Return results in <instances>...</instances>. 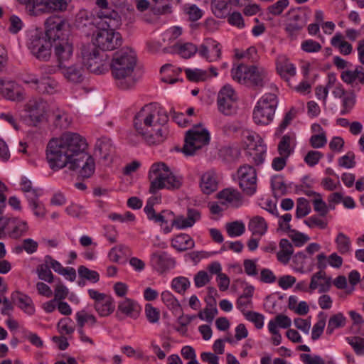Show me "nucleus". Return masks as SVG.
Returning a JSON list of instances; mask_svg holds the SVG:
<instances>
[{
  "label": "nucleus",
  "instance_id": "11",
  "mask_svg": "<svg viewBox=\"0 0 364 364\" xmlns=\"http://www.w3.org/2000/svg\"><path fill=\"white\" fill-rule=\"evenodd\" d=\"M101 23L102 21L96 15L83 9L77 11L73 21L74 26L87 36L100 26Z\"/></svg>",
  "mask_w": 364,
  "mask_h": 364
},
{
  "label": "nucleus",
  "instance_id": "14",
  "mask_svg": "<svg viewBox=\"0 0 364 364\" xmlns=\"http://www.w3.org/2000/svg\"><path fill=\"white\" fill-rule=\"evenodd\" d=\"M97 5L100 10L96 12V16L105 23L109 28H118L121 24L119 15L114 10H111L107 7V0H97Z\"/></svg>",
  "mask_w": 364,
  "mask_h": 364
},
{
  "label": "nucleus",
  "instance_id": "39",
  "mask_svg": "<svg viewBox=\"0 0 364 364\" xmlns=\"http://www.w3.org/2000/svg\"><path fill=\"white\" fill-rule=\"evenodd\" d=\"M230 0H212L211 10L216 17L225 18L230 12Z\"/></svg>",
  "mask_w": 364,
  "mask_h": 364
},
{
  "label": "nucleus",
  "instance_id": "29",
  "mask_svg": "<svg viewBox=\"0 0 364 364\" xmlns=\"http://www.w3.org/2000/svg\"><path fill=\"white\" fill-rule=\"evenodd\" d=\"M316 264L318 268H326L328 264L333 268L338 269L343 264V258L336 252H333L328 257L321 252L316 256Z\"/></svg>",
  "mask_w": 364,
  "mask_h": 364
},
{
  "label": "nucleus",
  "instance_id": "60",
  "mask_svg": "<svg viewBox=\"0 0 364 364\" xmlns=\"http://www.w3.org/2000/svg\"><path fill=\"white\" fill-rule=\"evenodd\" d=\"M347 342L353 348L355 353L358 355H364V339L358 337H350L346 338Z\"/></svg>",
  "mask_w": 364,
  "mask_h": 364
},
{
  "label": "nucleus",
  "instance_id": "64",
  "mask_svg": "<svg viewBox=\"0 0 364 364\" xmlns=\"http://www.w3.org/2000/svg\"><path fill=\"white\" fill-rule=\"evenodd\" d=\"M145 314L148 321L151 323H157L160 318L159 309L154 307L151 304H146Z\"/></svg>",
  "mask_w": 364,
  "mask_h": 364
},
{
  "label": "nucleus",
  "instance_id": "32",
  "mask_svg": "<svg viewBox=\"0 0 364 364\" xmlns=\"http://www.w3.org/2000/svg\"><path fill=\"white\" fill-rule=\"evenodd\" d=\"M178 2L179 0H152V11L156 15L169 14Z\"/></svg>",
  "mask_w": 364,
  "mask_h": 364
},
{
  "label": "nucleus",
  "instance_id": "7",
  "mask_svg": "<svg viewBox=\"0 0 364 364\" xmlns=\"http://www.w3.org/2000/svg\"><path fill=\"white\" fill-rule=\"evenodd\" d=\"M277 101L274 95L262 97L256 103L253 111V119L258 125H267L274 117Z\"/></svg>",
  "mask_w": 364,
  "mask_h": 364
},
{
  "label": "nucleus",
  "instance_id": "58",
  "mask_svg": "<svg viewBox=\"0 0 364 364\" xmlns=\"http://www.w3.org/2000/svg\"><path fill=\"white\" fill-rule=\"evenodd\" d=\"M226 230L230 237H237L245 232V225L242 222L235 221L226 224Z\"/></svg>",
  "mask_w": 364,
  "mask_h": 364
},
{
  "label": "nucleus",
  "instance_id": "36",
  "mask_svg": "<svg viewBox=\"0 0 364 364\" xmlns=\"http://www.w3.org/2000/svg\"><path fill=\"white\" fill-rule=\"evenodd\" d=\"M9 228L11 229L9 232V237L14 239H18L27 232L28 225L26 221L18 218H14L9 223Z\"/></svg>",
  "mask_w": 364,
  "mask_h": 364
},
{
  "label": "nucleus",
  "instance_id": "63",
  "mask_svg": "<svg viewBox=\"0 0 364 364\" xmlns=\"http://www.w3.org/2000/svg\"><path fill=\"white\" fill-rule=\"evenodd\" d=\"M190 286L188 279L183 277L175 278L172 280L171 287L178 293H183Z\"/></svg>",
  "mask_w": 364,
  "mask_h": 364
},
{
  "label": "nucleus",
  "instance_id": "62",
  "mask_svg": "<svg viewBox=\"0 0 364 364\" xmlns=\"http://www.w3.org/2000/svg\"><path fill=\"white\" fill-rule=\"evenodd\" d=\"M72 322L70 318H61L57 324L59 333L62 335L72 334L75 331V328L71 326Z\"/></svg>",
  "mask_w": 364,
  "mask_h": 364
},
{
  "label": "nucleus",
  "instance_id": "45",
  "mask_svg": "<svg viewBox=\"0 0 364 364\" xmlns=\"http://www.w3.org/2000/svg\"><path fill=\"white\" fill-rule=\"evenodd\" d=\"M288 308L299 315H306L309 311V307L306 301H299L295 296H290L288 299Z\"/></svg>",
  "mask_w": 364,
  "mask_h": 364
},
{
  "label": "nucleus",
  "instance_id": "30",
  "mask_svg": "<svg viewBox=\"0 0 364 364\" xmlns=\"http://www.w3.org/2000/svg\"><path fill=\"white\" fill-rule=\"evenodd\" d=\"M33 82L36 85V89L41 93L53 95L58 92V82L53 78L47 77H43L40 80L33 79Z\"/></svg>",
  "mask_w": 364,
  "mask_h": 364
},
{
  "label": "nucleus",
  "instance_id": "8",
  "mask_svg": "<svg viewBox=\"0 0 364 364\" xmlns=\"http://www.w3.org/2000/svg\"><path fill=\"white\" fill-rule=\"evenodd\" d=\"M95 38L93 46L102 50H113L119 47L122 43V36L119 33L115 32L116 28H109L105 23H102Z\"/></svg>",
  "mask_w": 364,
  "mask_h": 364
},
{
  "label": "nucleus",
  "instance_id": "21",
  "mask_svg": "<svg viewBox=\"0 0 364 364\" xmlns=\"http://www.w3.org/2000/svg\"><path fill=\"white\" fill-rule=\"evenodd\" d=\"M231 76L232 80L238 83L247 85L250 82V67L243 62L234 63L231 69Z\"/></svg>",
  "mask_w": 364,
  "mask_h": 364
},
{
  "label": "nucleus",
  "instance_id": "15",
  "mask_svg": "<svg viewBox=\"0 0 364 364\" xmlns=\"http://www.w3.org/2000/svg\"><path fill=\"white\" fill-rule=\"evenodd\" d=\"M54 42V54L57 58L58 63H60V67L68 62L73 55V43L68 38L58 39L55 38Z\"/></svg>",
  "mask_w": 364,
  "mask_h": 364
},
{
  "label": "nucleus",
  "instance_id": "26",
  "mask_svg": "<svg viewBox=\"0 0 364 364\" xmlns=\"http://www.w3.org/2000/svg\"><path fill=\"white\" fill-rule=\"evenodd\" d=\"M51 120L53 124L60 129H68L73 122L70 114L60 107H55L52 111Z\"/></svg>",
  "mask_w": 364,
  "mask_h": 364
},
{
  "label": "nucleus",
  "instance_id": "12",
  "mask_svg": "<svg viewBox=\"0 0 364 364\" xmlns=\"http://www.w3.org/2000/svg\"><path fill=\"white\" fill-rule=\"evenodd\" d=\"M88 294L94 300V309L100 316L106 317L113 313L115 309L113 298L95 289H89Z\"/></svg>",
  "mask_w": 364,
  "mask_h": 364
},
{
  "label": "nucleus",
  "instance_id": "5",
  "mask_svg": "<svg viewBox=\"0 0 364 364\" xmlns=\"http://www.w3.org/2000/svg\"><path fill=\"white\" fill-rule=\"evenodd\" d=\"M210 140L209 132L200 124L193 126L186 133L182 152L186 156H193L208 145Z\"/></svg>",
  "mask_w": 364,
  "mask_h": 364
},
{
  "label": "nucleus",
  "instance_id": "51",
  "mask_svg": "<svg viewBox=\"0 0 364 364\" xmlns=\"http://www.w3.org/2000/svg\"><path fill=\"white\" fill-rule=\"evenodd\" d=\"M279 247L277 258L281 262L287 263L293 253L292 245L287 240L282 239L279 242Z\"/></svg>",
  "mask_w": 364,
  "mask_h": 364
},
{
  "label": "nucleus",
  "instance_id": "47",
  "mask_svg": "<svg viewBox=\"0 0 364 364\" xmlns=\"http://www.w3.org/2000/svg\"><path fill=\"white\" fill-rule=\"evenodd\" d=\"M254 140L255 141V145L253 148V153L252 152V156H253L255 164L259 165L264 161L266 147L260 136H257Z\"/></svg>",
  "mask_w": 364,
  "mask_h": 364
},
{
  "label": "nucleus",
  "instance_id": "17",
  "mask_svg": "<svg viewBox=\"0 0 364 364\" xmlns=\"http://www.w3.org/2000/svg\"><path fill=\"white\" fill-rule=\"evenodd\" d=\"M201 191L209 195L216 191L218 188V177L214 169H210L203 173L200 178Z\"/></svg>",
  "mask_w": 364,
  "mask_h": 364
},
{
  "label": "nucleus",
  "instance_id": "37",
  "mask_svg": "<svg viewBox=\"0 0 364 364\" xmlns=\"http://www.w3.org/2000/svg\"><path fill=\"white\" fill-rule=\"evenodd\" d=\"M334 242L336 249L338 253L343 255H349L352 251V243L350 237L341 232H338L335 239Z\"/></svg>",
  "mask_w": 364,
  "mask_h": 364
},
{
  "label": "nucleus",
  "instance_id": "52",
  "mask_svg": "<svg viewBox=\"0 0 364 364\" xmlns=\"http://www.w3.org/2000/svg\"><path fill=\"white\" fill-rule=\"evenodd\" d=\"M18 4L25 6L30 15L36 16L41 12L44 0H17Z\"/></svg>",
  "mask_w": 364,
  "mask_h": 364
},
{
  "label": "nucleus",
  "instance_id": "2",
  "mask_svg": "<svg viewBox=\"0 0 364 364\" xmlns=\"http://www.w3.org/2000/svg\"><path fill=\"white\" fill-rule=\"evenodd\" d=\"M166 112L158 103L146 105L134 118V127L149 144L163 142L168 135Z\"/></svg>",
  "mask_w": 364,
  "mask_h": 364
},
{
  "label": "nucleus",
  "instance_id": "20",
  "mask_svg": "<svg viewBox=\"0 0 364 364\" xmlns=\"http://www.w3.org/2000/svg\"><path fill=\"white\" fill-rule=\"evenodd\" d=\"M0 93L6 99L12 101L21 100L22 93L18 85L14 81L0 78Z\"/></svg>",
  "mask_w": 364,
  "mask_h": 364
},
{
  "label": "nucleus",
  "instance_id": "4",
  "mask_svg": "<svg viewBox=\"0 0 364 364\" xmlns=\"http://www.w3.org/2000/svg\"><path fill=\"white\" fill-rule=\"evenodd\" d=\"M149 178L150 181L149 192L153 194L162 188L178 189L182 184V178L176 176L163 162L155 163L151 166Z\"/></svg>",
  "mask_w": 364,
  "mask_h": 364
},
{
  "label": "nucleus",
  "instance_id": "54",
  "mask_svg": "<svg viewBox=\"0 0 364 364\" xmlns=\"http://www.w3.org/2000/svg\"><path fill=\"white\" fill-rule=\"evenodd\" d=\"M247 291L237 299V307L243 313L247 320H250V295Z\"/></svg>",
  "mask_w": 364,
  "mask_h": 364
},
{
  "label": "nucleus",
  "instance_id": "3",
  "mask_svg": "<svg viewBox=\"0 0 364 364\" xmlns=\"http://www.w3.org/2000/svg\"><path fill=\"white\" fill-rule=\"evenodd\" d=\"M136 64V54L130 48L124 47L113 54L110 70L118 87L127 90L134 85L133 73Z\"/></svg>",
  "mask_w": 364,
  "mask_h": 364
},
{
  "label": "nucleus",
  "instance_id": "40",
  "mask_svg": "<svg viewBox=\"0 0 364 364\" xmlns=\"http://www.w3.org/2000/svg\"><path fill=\"white\" fill-rule=\"evenodd\" d=\"M18 301V307L28 315H33L35 313V306L30 296L20 291H16L14 294Z\"/></svg>",
  "mask_w": 364,
  "mask_h": 364
},
{
  "label": "nucleus",
  "instance_id": "57",
  "mask_svg": "<svg viewBox=\"0 0 364 364\" xmlns=\"http://www.w3.org/2000/svg\"><path fill=\"white\" fill-rule=\"evenodd\" d=\"M77 271L80 277L91 282L96 283L100 279V275L96 271L91 270L85 266H80Z\"/></svg>",
  "mask_w": 364,
  "mask_h": 364
},
{
  "label": "nucleus",
  "instance_id": "9",
  "mask_svg": "<svg viewBox=\"0 0 364 364\" xmlns=\"http://www.w3.org/2000/svg\"><path fill=\"white\" fill-rule=\"evenodd\" d=\"M83 65L90 73L102 74L107 70L103 55L93 45H83L80 48Z\"/></svg>",
  "mask_w": 364,
  "mask_h": 364
},
{
  "label": "nucleus",
  "instance_id": "41",
  "mask_svg": "<svg viewBox=\"0 0 364 364\" xmlns=\"http://www.w3.org/2000/svg\"><path fill=\"white\" fill-rule=\"evenodd\" d=\"M331 45L336 48L339 52L345 55H349L353 51V46L346 41L344 36L340 33H336L331 40Z\"/></svg>",
  "mask_w": 364,
  "mask_h": 364
},
{
  "label": "nucleus",
  "instance_id": "46",
  "mask_svg": "<svg viewBox=\"0 0 364 364\" xmlns=\"http://www.w3.org/2000/svg\"><path fill=\"white\" fill-rule=\"evenodd\" d=\"M346 323V318L342 313H337L332 315L328 321L326 333L331 335L333 331L340 328H343Z\"/></svg>",
  "mask_w": 364,
  "mask_h": 364
},
{
  "label": "nucleus",
  "instance_id": "27",
  "mask_svg": "<svg viewBox=\"0 0 364 364\" xmlns=\"http://www.w3.org/2000/svg\"><path fill=\"white\" fill-rule=\"evenodd\" d=\"M200 218V213L195 209H188L187 218L182 215L173 220L171 225L177 229H185L192 227Z\"/></svg>",
  "mask_w": 364,
  "mask_h": 364
},
{
  "label": "nucleus",
  "instance_id": "25",
  "mask_svg": "<svg viewBox=\"0 0 364 364\" xmlns=\"http://www.w3.org/2000/svg\"><path fill=\"white\" fill-rule=\"evenodd\" d=\"M269 82L268 73L260 65H252V89L259 90Z\"/></svg>",
  "mask_w": 364,
  "mask_h": 364
},
{
  "label": "nucleus",
  "instance_id": "31",
  "mask_svg": "<svg viewBox=\"0 0 364 364\" xmlns=\"http://www.w3.org/2000/svg\"><path fill=\"white\" fill-rule=\"evenodd\" d=\"M277 71L286 80L296 73V67L285 57H279L277 62Z\"/></svg>",
  "mask_w": 364,
  "mask_h": 364
},
{
  "label": "nucleus",
  "instance_id": "38",
  "mask_svg": "<svg viewBox=\"0 0 364 364\" xmlns=\"http://www.w3.org/2000/svg\"><path fill=\"white\" fill-rule=\"evenodd\" d=\"M296 144L294 135L284 136L278 144V151L280 156L289 157L293 152Z\"/></svg>",
  "mask_w": 364,
  "mask_h": 364
},
{
  "label": "nucleus",
  "instance_id": "10",
  "mask_svg": "<svg viewBox=\"0 0 364 364\" xmlns=\"http://www.w3.org/2000/svg\"><path fill=\"white\" fill-rule=\"evenodd\" d=\"M237 95L233 87L226 84L221 87L217 97L218 111L225 116H234L237 114Z\"/></svg>",
  "mask_w": 364,
  "mask_h": 364
},
{
  "label": "nucleus",
  "instance_id": "23",
  "mask_svg": "<svg viewBox=\"0 0 364 364\" xmlns=\"http://www.w3.org/2000/svg\"><path fill=\"white\" fill-rule=\"evenodd\" d=\"M114 151V148L109 139L102 137L97 141L95 149V154L99 156L106 164L112 161Z\"/></svg>",
  "mask_w": 364,
  "mask_h": 364
},
{
  "label": "nucleus",
  "instance_id": "53",
  "mask_svg": "<svg viewBox=\"0 0 364 364\" xmlns=\"http://www.w3.org/2000/svg\"><path fill=\"white\" fill-rule=\"evenodd\" d=\"M161 300L166 306L176 313L181 311V308L178 300L168 291H164L161 293Z\"/></svg>",
  "mask_w": 364,
  "mask_h": 364
},
{
  "label": "nucleus",
  "instance_id": "19",
  "mask_svg": "<svg viewBox=\"0 0 364 364\" xmlns=\"http://www.w3.org/2000/svg\"><path fill=\"white\" fill-rule=\"evenodd\" d=\"M331 285V278L325 272L320 270L311 276L309 289L311 291L318 290L322 293L328 291Z\"/></svg>",
  "mask_w": 364,
  "mask_h": 364
},
{
  "label": "nucleus",
  "instance_id": "16",
  "mask_svg": "<svg viewBox=\"0 0 364 364\" xmlns=\"http://www.w3.org/2000/svg\"><path fill=\"white\" fill-rule=\"evenodd\" d=\"M150 262L152 267L159 273H164L175 266V260L166 252H154L151 255Z\"/></svg>",
  "mask_w": 364,
  "mask_h": 364
},
{
  "label": "nucleus",
  "instance_id": "24",
  "mask_svg": "<svg viewBox=\"0 0 364 364\" xmlns=\"http://www.w3.org/2000/svg\"><path fill=\"white\" fill-rule=\"evenodd\" d=\"M267 230V224L261 217L252 219V250L258 247L260 238Z\"/></svg>",
  "mask_w": 364,
  "mask_h": 364
},
{
  "label": "nucleus",
  "instance_id": "48",
  "mask_svg": "<svg viewBox=\"0 0 364 364\" xmlns=\"http://www.w3.org/2000/svg\"><path fill=\"white\" fill-rule=\"evenodd\" d=\"M70 0H44L42 13H50L55 11H64L67 9Z\"/></svg>",
  "mask_w": 364,
  "mask_h": 364
},
{
  "label": "nucleus",
  "instance_id": "42",
  "mask_svg": "<svg viewBox=\"0 0 364 364\" xmlns=\"http://www.w3.org/2000/svg\"><path fill=\"white\" fill-rule=\"evenodd\" d=\"M39 194L32 192V194L27 198L29 207L33 214L38 218H43L46 215V208L43 203L38 199Z\"/></svg>",
  "mask_w": 364,
  "mask_h": 364
},
{
  "label": "nucleus",
  "instance_id": "55",
  "mask_svg": "<svg viewBox=\"0 0 364 364\" xmlns=\"http://www.w3.org/2000/svg\"><path fill=\"white\" fill-rule=\"evenodd\" d=\"M76 321L78 328H83L85 323H90V326H94L97 319L91 314H88L85 310H81L76 313Z\"/></svg>",
  "mask_w": 364,
  "mask_h": 364
},
{
  "label": "nucleus",
  "instance_id": "28",
  "mask_svg": "<svg viewBox=\"0 0 364 364\" xmlns=\"http://www.w3.org/2000/svg\"><path fill=\"white\" fill-rule=\"evenodd\" d=\"M60 73L63 77L72 83H80L83 80V71L80 65H72L70 66L66 64L60 67Z\"/></svg>",
  "mask_w": 364,
  "mask_h": 364
},
{
  "label": "nucleus",
  "instance_id": "22",
  "mask_svg": "<svg viewBox=\"0 0 364 364\" xmlns=\"http://www.w3.org/2000/svg\"><path fill=\"white\" fill-rule=\"evenodd\" d=\"M222 205L237 207L241 204L242 196L235 189L227 188L217 194Z\"/></svg>",
  "mask_w": 364,
  "mask_h": 364
},
{
  "label": "nucleus",
  "instance_id": "18",
  "mask_svg": "<svg viewBox=\"0 0 364 364\" xmlns=\"http://www.w3.org/2000/svg\"><path fill=\"white\" fill-rule=\"evenodd\" d=\"M140 311V306L136 301L129 298H125L119 301L116 315L119 318L120 314H122L127 317L135 319L139 316Z\"/></svg>",
  "mask_w": 364,
  "mask_h": 364
},
{
  "label": "nucleus",
  "instance_id": "59",
  "mask_svg": "<svg viewBox=\"0 0 364 364\" xmlns=\"http://www.w3.org/2000/svg\"><path fill=\"white\" fill-rule=\"evenodd\" d=\"M36 272L40 279L44 280L48 283H52L53 282V274L47 263L38 265Z\"/></svg>",
  "mask_w": 364,
  "mask_h": 364
},
{
  "label": "nucleus",
  "instance_id": "50",
  "mask_svg": "<svg viewBox=\"0 0 364 364\" xmlns=\"http://www.w3.org/2000/svg\"><path fill=\"white\" fill-rule=\"evenodd\" d=\"M65 211L69 216L78 220L85 219L88 214V212L84 205L75 203H72L68 205L65 208Z\"/></svg>",
  "mask_w": 364,
  "mask_h": 364
},
{
  "label": "nucleus",
  "instance_id": "33",
  "mask_svg": "<svg viewBox=\"0 0 364 364\" xmlns=\"http://www.w3.org/2000/svg\"><path fill=\"white\" fill-rule=\"evenodd\" d=\"M238 185L247 195L250 194V166L244 165L237 170Z\"/></svg>",
  "mask_w": 364,
  "mask_h": 364
},
{
  "label": "nucleus",
  "instance_id": "13",
  "mask_svg": "<svg viewBox=\"0 0 364 364\" xmlns=\"http://www.w3.org/2000/svg\"><path fill=\"white\" fill-rule=\"evenodd\" d=\"M48 103L42 98H34L30 100L26 106V110L28 113L31 124L36 126L42 122L48 110Z\"/></svg>",
  "mask_w": 364,
  "mask_h": 364
},
{
  "label": "nucleus",
  "instance_id": "6",
  "mask_svg": "<svg viewBox=\"0 0 364 364\" xmlns=\"http://www.w3.org/2000/svg\"><path fill=\"white\" fill-rule=\"evenodd\" d=\"M52 31L43 32L36 29L31 31L28 47L32 54L38 60L47 61L51 56Z\"/></svg>",
  "mask_w": 364,
  "mask_h": 364
},
{
  "label": "nucleus",
  "instance_id": "1",
  "mask_svg": "<svg viewBox=\"0 0 364 364\" xmlns=\"http://www.w3.org/2000/svg\"><path fill=\"white\" fill-rule=\"evenodd\" d=\"M85 140L78 134L64 133L51 139L46 146V159L50 168L58 171L68 166L72 171L79 170L82 178H89L95 172L93 158L86 151Z\"/></svg>",
  "mask_w": 364,
  "mask_h": 364
},
{
  "label": "nucleus",
  "instance_id": "56",
  "mask_svg": "<svg viewBox=\"0 0 364 364\" xmlns=\"http://www.w3.org/2000/svg\"><path fill=\"white\" fill-rule=\"evenodd\" d=\"M185 73L188 79L193 82L203 81L208 77L207 72L201 69L187 68Z\"/></svg>",
  "mask_w": 364,
  "mask_h": 364
},
{
  "label": "nucleus",
  "instance_id": "43",
  "mask_svg": "<svg viewBox=\"0 0 364 364\" xmlns=\"http://www.w3.org/2000/svg\"><path fill=\"white\" fill-rule=\"evenodd\" d=\"M174 50L183 58H190L198 51V48L192 43H177Z\"/></svg>",
  "mask_w": 364,
  "mask_h": 364
},
{
  "label": "nucleus",
  "instance_id": "34",
  "mask_svg": "<svg viewBox=\"0 0 364 364\" xmlns=\"http://www.w3.org/2000/svg\"><path fill=\"white\" fill-rule=\"evenodd\" d=\"M195 242L191 237L181 233L171 240V246L178 251L183 252L193 248Z\"/></svg>",
  "mask_w": 364,
  "mask_h": 364
},
{
  "label": "nucleus",
  "instance_id": "35",
  "mask_svg": "<svg viewBox=\"0 0 364 364\" xmlns=\"http://www.w3.org/2000/svg\"><path fill=\"white\" fill-rule=\"evenodd\" d=\"M341 78L346 84H353L356 80L364 84V68L357 66L354 70H343L341 74Z\"/></svg>",
  "mask_w": 364,
  "mask_h": 364
},
{
  "label": "nucleus",
  "instance_id": "49",
  "mask_svg": "<svg viewBox=\"0 0 364 364\" xmlns=\"http://www.w3.org/2000/svg\"><path fill=\"white\" fill-rule=\"evenodd\" d=\"M206 301L207 305L205 308L198 313V316L201 320H204L208 323H211L213 321L215 316L218 314L216 301L215 299H213V302H210L209 301Z\"/></svg>",
  "mask_w": 364,
  "mask_h": 364
},
{
  "label": "nucleus",
  "instance_id": "61",
  "mask_svg": "<svg viewBox=\"0 0 364 364\" xmlns=\"http://www.w3.org/2000/svg\"><path fill=\"white\" fill-rule=\"evenodd\" d=\"M288 236L294 242L296 246H302L310 240V237L307 235L295 230H289Z\"/></svg>",
  "mask_w": 364,
  "mask_h": 364
},
{
  "label": "nucleus",
  "instance_id": "44",
  "mask_svg": "<svg viewBox=\"0 0 364 364\" xmlns=\"http://www.w3.org/2000/svg\"><path fill=\"white\" fill-rule=\"evenodd\" d=\"M291 324V318L285 314H280L269 322L268 329L269 331L275 332V330H279V327L287 328L290 327Z\"/></svg>",
  "mask_w": 364,
  "mask_h": 364
}]
</instances>
